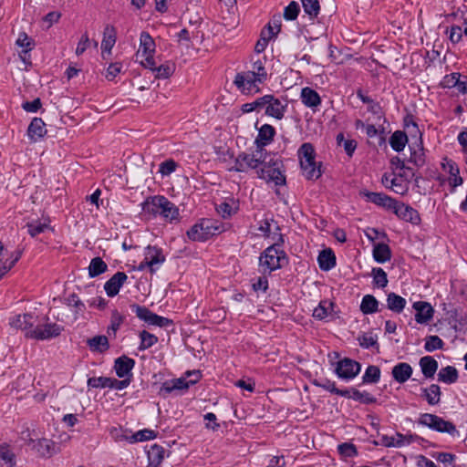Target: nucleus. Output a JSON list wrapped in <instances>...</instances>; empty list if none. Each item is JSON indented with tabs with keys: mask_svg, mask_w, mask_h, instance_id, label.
<instances>
[{
	"mask_svg": "<svg viewBox=\"0 0 467 467\" xmlns=\"http://www.w3.org/2000/svg\"><path fill=\"white\" fill-rule=\"evenodd\" d=\"M421 373L426 379H432L438 369V361L431 356H424L419 361Z\"/></svg>",
	"mask_w": 467,
	"mask_h": 467,
	"instance_id": "nucleus-26",
	"label": "nucleus"
},
{
	"mask_svg": "<svg viewBox=\"0 0 467 467\" xmlns=\"http://www.w3.org/2000/svg\"><path fill=\"white\" fill-rule=\"evenodd\" d=\"M420 396L421 399L425 400L429 405H438L441 402V387L438 384L433 383L428 388H421Z\"/></svg>",
	"mask_w": 467,
	"mask_h": 467,
	"instance_id": "nucleus-22",
	"label": "nucleus"
},
{
	"mask_svg": "<svg viewBox=\"0 0 467 467\" xmlns=\"http://www.w3.org/2000/svg\"><path fill=\"white\" fill-rule=\"evenodd\" d=\"M175 71V64L171 62H166L159 67L156 66L155 68V78H170Z\"/></svg>",
	"mask_w": 467,
	"mask_h": 467,
	"instance_id": "nucleus-54",
	"label": "nucleus"
},
{
	"mask_svg": "<svg viewBox=\"0 0 467 467\" xmlns=\"http://www.w3.org/2000/svg\"><path fill=\"white\" fill-rule=\"evenodd\" d=\"M266 57H258L256 60L252 61L251 71L258 76L257 80L266 81L268 78L267 70L265 68Z\"/></svg>",
	"mask_w": 467,
	"mask_h": 467,
	"instance_id": "nucleus-45",
	"label": "nucleus"
},
{
	"mask_svg": "<svg viewBox=\"0 0 467 467\" xmlns=\"http://www.w3.org/2000/svg\"><path fill=\"white\" fill-rule=\"evenodd\" d=\"M123 321L124 317L119 314L117 309L113 310L111 313L110 325L107 330L108 334H110L111 331L115 334L119 329Z\"/></svg>",
	"mask_w": 467,
	"mask_h": 467,
	"instance_id": "nucleus-63",
	"label": "nucleus"
},
{
	"mask_svg": "<svg viewBox=\"0 0 467 467\" xmlns=\"http://www.w3.org/2000/svg\"><path fill=\"white\" fill-rule=\"evenodd\" d=\"M110 378L109 377H92L88 379L87 385L93 389H109Z\"/></svg>",
	"mask_w": 467,
	"mask_h": 467,
	"instance_id": "nucleus-61",
	"label": "nucleus"
},
{
	"mask_svg": "<svg viewBox=\"0 0 467 467\" xmlns=\"http://www.w3.org/2000/svg\"><path fill=\"white\" fill-rule=\"evenodd\" d=\"M444 347L443 340L438 336H428L425 338L424 349L427 352H432L437 349H442Z\"/></svg>",
	"mask_w": 467,
	"mask_h": 467,
	"instance_id": "nucleus-56",
	"label": "nucleus"
},
{
	"mask_svg": "<svg viewBox=\"0 0 467 467\" xmlns=\"http://www.w3.org/2000/svg\"><path fill=\"white\" fill-rule=\"evenodd\" d=\"M0 461L8 467H14L16 464V454L10 450V446L7 443L0 444Z\"/></svg>",
	"mask_w": 467,
	"mask_h": 467,
	"instance_id": "nucleus-49",
	"label": "nucleus"
},
{
	"mask_svg": "<svg viewBox=\"0 0 467 467\" xmlns=\"http://www.w3.org/2000/svg\"><path fill=\"white\" fill-rule=\"evenodd\" d=\"M284 244V236L279 235L278 241L265 248L259 256V266L263 268L264 273L271 274L283 268L289 263L286 253L281 249Z\"/></svg>",
	"mask_w": 467,
	"mask_h": 467,
	"instance_id": "nucleus-1",
	"label": "nucleus"
},
{
	"mask_svg": "<svg viewBox=\"0 0 467 467\" xmlns=\"http://www.w3.org/2000/svg\"><path fill=\"white\" fill-rule=\"evenodd\" d=\"M206 429H211L214 432L223 434L228 429V423L224 420L219 422L213 412L206 413Z\"/></svg>",
	"mask_w": 467,
	"mask_h": 467,
	"instance_id": "nucleus-42",
	"label": "nucleus"
},
{
	"mask_svg": "<svg viewBox=\"0 0 467 467\" xmlns=\"http://www.w3.org/2000/svg\"><path fill=\"white\" fill-rule=\"evenodd\" d=\"M188 238L192 242L204 241V218H201L186 233Z\"/></svg>",
	"mask_w": 467,
	"mask_h": 467,
	"instance_id": "nucleus-41",
	"label": "nucleus"
},
{
	"mask_svg": "<svg viewBox=\"0 0 467 467\" xmlns=\"http://www.w3.org/2000/svg\"><path fill=\"white\" fill-rule=\"evenodd\" d=\"M258 76L254 74V71L250 69L244 72H239L235 75L234 84L236 86L238 90L243 94H254L261 91L260 85L265 81L257 80Z\"/></svg>",
	"mask_w": 467,
	"mask_h": 467,
	"instance_id": "nucleus-6",
	"label": "nucleus"
},
{
	"mask_svg": "<svg viewBox=\"0 0 467 467\" xmlns=\"http://www.w3.org/2000/svg\"><path fill=\"white\" fill-rule=\"evenodd\" d=\"M409 149L410 156L408 161L413 163V165L418 168L423 167L426 163V155L421 133H420V136L416 137V140L414 142L409 144Z\"/></svg>",
	"mask_w": 467,
	"mask_h": 467,
	"instance_id": "nucleus-13",
	"label": "nucleus"
},
{
	"mask_svg": "<svg viewBox=\"0 0 467 467\" xmlns=\"http://www.w3.org/2000/svg\"><path fill=\"white\" fill-rule=\"evenodd\" d=\"M275 134V129L270 124H264L258 130V134L254 140L258 153L267 152L265 148L274 140Z\"/></svg>",
	"mask_w": 467,
	"mask_h": 467,
	"instance_id": "nucleus-14",
	"label": "nucleus"
},
{
	"mask_svg": "<svg viewBox=\"0 0 467 467\" xmlns=\"http://www.w3.org/2000/svg\"><path fill=\"white\" fill-rule=\"evenodd\" d=\"M304 12L309 16L311 20L317 18L319 11L320 5L318 0H301Z\"/></svg>",
	"mask_w": 467,
	"mask_h": 467,
	"instance_id": "nucleus-50",
	"label": "nucleus"
},
{
	"mask_svg": "<svg viewBox=\"0 0 467 467\" xmlns=\"http://www.w3.org/2000/svg\"><path fill=\"white\" fill-rule=\"evenodd\" d=\"M379 301L372 295H365L361 300L359 309L364 315H371L379 312Z\"/></svg>",
	"mask_w": 467,
	"mask_h": 467,
	"instance_id": "nucleus-37",
	"label": "nucleus"
},
{
	"mask_svg": "<svg viewBox=\"0 0 467 467\" xmlns=\"http://www.w3.org/2000/svg\"><path fill=\"white\" fill-rule=\"evenodd\" d=\"M165 450L162 446L154 444L148 451L149 462L160 465L164 459Z\"/></svg>",
	"mask_w": 467,
	"mask_h": 467,
	"instance_id": "nucleus-52",
	"label": "nucleus"
},
{
	"mask_svg": "<svg viewBox=\"0 0 467 467\" xmlns=\"http://www.w3.org/2000/svg\"><path fill=\"white\" fill-rule=\"evenodd\" d=\"M158 433L150 429H143L131 436H123L125 440H127L130 443H134L138 441H145L153 440L157 437Z\"/></svg>",
	"mask_w": 467,
	"mask_h": 467,
	"instance_id": "nucleus-44",
	"label": "nucleus"
},
{
	"mask_svg": "<svg viewBox=\"0 0 467 467\" xmlns=\"http://www.w3.org/2000/svg\"><path fill=\"white\" fill-rule=\"evenodd\" d=\"M361 370V364L349 358H344L337 362L335 374L338 379L347 382L355 379Z\"/></svg>",
	"mask_w": 467,
	"mask_h": 467,
	"instance_id": "nucleus-10",
	"label": "nucleus"
},
{
	"mask_svg": "<svg viewBox=\"0 0 467 467\" xmlns=\"http://www.w3.org/2000/svg\"><path fill=\"white\" fill-rule=\"evenodd\" d=\"M412 307L416 311L415 320L418 324H426L433 317V307L428 302H414Z\"/></svg>",
	"mask_w": 467,
	"mask_h": 467,
	"instance_id": "nucleus-17",
	"label": "nucleus"
},
{
	"mask_svg": "<svg viewBox=\"0 0 467 467\" xmlns=\"http://www.w3.org/2000/svg\"><path fill=\"white\" fill-rule=\"evenodd\" d=\"M412 373L413 368L407 362H400L396 364L391 369V376L393 379L400 384H403L409 379H410Z\"/></svg>",
	"mask_w": 467,
	"mask_h": 467,
	"instance_id": "nucleus-21",
	"label": "nucleus"
},
{
	"mask_svg": "<svg viewBox=\"0 0 467 467\" xmlns=\"http://www.w3.org/2000/svg\"><path fill=\"white\" fill-rule=\"evenodd\" d=\"M357 97L365 104H368V111L380 119L383 116V111L380 104L370 97L365 95L362 89L357 90Z\"/></svg>",
	"mask_w": 467,
	"mask_h": 467,
	"instance_id": "nucleus-32",
	"label": "nucleus"
},
{
	"mask_svg": "<svg viewBox=\"0 0 467 467\" xmlns=\"http://www.w3.org/2000/svg\"><path fill=\"white\" fill-rule=\"evenodd\" d=\"M394 206L395 208H392L391 211L399 219L415 225L420 224V213L412 206L400 202L398 200H396V204Z\"/></svg>",
	"mask_w": 467,
	"mask_h": 467,
	"instance_id": "nucleus-11",
	"label": "nucleus"
},
{
	"mask_svg": "<svg viewBox=\"0 0 467 467\" xmlns=\"http://www.w3.org/2000/svg\"><path fill=\"white\" fill-rule=\"evenodd\" d=\"M458 379V370L453 366L441 368L438 373V380L445 384H453L457 382Z\"/></svg>",
	"mask_w": 467,
	"mask_h": 467,
	"instance_id": "nucleus-35",
	"label": "nucleus"
},
{
	"mask_svg": "<svg viewBox=\"0 0 467 467\" xmlns=\"http://www.w3.org/2000/svg\"><path fill=\"white\" fill-rule=\"evenodd\" d=\"M88 270V276L94 278L104 274L108 270V265L101 257L97 256L91 259Z\"/></svg>",
	"mask_w": 467,
	"mask_h": 467,
	"instance_id": "nucleus-43",
	"label": "nucleus"
},
{
	"mask_svg": "<svg viewBox=\"0 0 467 467\" xmlns=\"http://www.w3.org/2000/svg\"><path fill=\"white\" fill-rule=\"evenodd\" d=\"M135 366V360L126 355L117 358L114 361V370L119 378H132V369Z\"/></svg>",
	"mask_w": 467,
	"mask_h": 467,
	"instance_id": "nucleus-15",
	"label": "nucleus"
},
{
	"mask_svg": "<svg viewBox=\"0 0 467 467\" xmlns=\"http://www.w3.org/2000/svg\"><path fill=\"white\" fill-rule=\"evenodd\" d=\"M252 288L254 292L265 293L269 288L268 278L265 275L251 279Z\"/></svg>",
	"mask_w": 467,
	"mask_h": 467,
	"instance_id": "nucleus-59",
	"label": "nucleus"
},
{
	"mask_svg": "<svg viewBox=\"0 0 467 467\" xmlns=\"http://www.w3.org/2000/svg\"><path fill=\"white\" fill-rule=\"evenodd\" d=\"M338 453L346 458H353L358 456V449L356 445L350 442H342L337 445Z\"/></svg>",
	"mask_w": 467,
	"mask_h": 467,
	"instance_id": "nucleus-57",
	"label": "nucleus"
},
{
	"mask_svg": "<svg viewBox=\"0 0 467 467\" xmlns=\"http://www.w3.org/2000/svg\"><path fill=\"white\" fill-rule=\"evenodd\" d=\"M380 379V369L379 367L374 365H369L366 370L364 375L362 376V382L365 384H375L378 383Z\"/></svg>",
	"mask_w": 467,
	"mask_h": 467,
	"instance_id": "nucleus-48",
	"label": "nucleus"
},
{
	"mask_svg": "<svg viewBox=\"0 0 467 467\" xmlns=\"http://www.w3.org/2000/svg\"><path fill=\"white\" fill-rule=\"evenodd\" d=\"M128 275L124 272H117L104 285V289L108 296L114 297L119 292V289L127 281Z\"/></svg>",
	"mask_w": 467,
	"mask_h": 467,
	"instance_id": "nucleus-18",
	"label": "nucleus"
},
{
	"mask_svg": "<svg viewBox=\"0 0 467 467\" xmlns=\"http://www.w3.org/2000/svg\"><path fill=\"white\" fill-rule=\"evenodd\" d=\"M373 285L379 288H384L388 285L387 273L381 267H374L371 272Z\"/></svg>",
	"mask_w": 467,
	"mask_h": 467,
	"instance_id": "nucleus-53",
	"label": "nucleus"
},
{
	"mask_svg": "<svg viewBox=\"0 0 467 467\" xmlns=\"http://www.w3.org/2000/svg\"><path fill=\"white\" fill-rule=\"evenodd\" d=\"M210 194L212 197V203L213 204L216 212L222 215V217L226 218L232 215V207L231 205L224 200L223 202L218 203V199L216 195H219V191H215V195L213 194V189L210 191ZM227 199V198H224Z\"/></svg>",
	"mask_w": 467,
	"mask_h": 467,
	"instance_id": "nucleus-40",
	"label": "nucleus"
},
{
	"mask_svg": "<svg viewBox=\"0 0 467 467\" xmlns=\"http://www.w3.org/2000/svg\"><path fill=\"white\" fill-rule=\"evenodd\" d=\"M318 266L322 271L327 272L337 265L334 251L331 248L322 250L317 256Z\"/></svg>",
	"mask_w": 467,
	"mask_h": 467,
	"instance_id": "nucleus-24",
	"label": "nucleus"
},
{
	"mask_svg": "<svg viewBox=\"0 0 467 467\" xmlns=\"http://www.w3.org/2000/svg\"><path fill=\"white\" fill-rule=\"evenodd\" d=\"M26 133L31 142H36L42 139L47 134L44 120L41 118H34L27 128Z\"/></svg>",
	"mask_w": 467,
	"mask_h": 467,
	"instance_id": "nucleus-20",
	"label": "nucleus"
},
{
	"mask_svg": "<svg viewBox=\"0 0 467 467\" xmlns=\"http://www.w3.org/2000/svg\"><path fill=\"white\" fill-rule=\"evenodd\" d=\"M312 384L316 387H319L327 391H329L332 394H336L340 397H348L349 391H348V389H339L336 386V382L332 381L328 379H314L312 381Z\"/></svg>",
	"mask_w": 467,
	"mask_h": 467,
	"instance_id": "nucleus-29",
	"label": "nucleus"
},
{
	"mask_svg": "<svg viewBox=\"0 0 467 467\" xmlns=\"http://www.w3.org/2000/svg\"><path fill=\"white\" fill-rule=\"evenodd\" d=\"M161 198H162V195L148 197L141 203L142 213L145 215L148 214L150 217H156L158 214H160L161 206H160L159 203L161 202Z\"/></svg>",
	"mask_w": 467,
	"mask_h": 467,
	"instance_id": "nucleus-25",
	"label": "nucleus"
},
{
	"mask_svg": "<svg viewBox=\"0 0 467 467\" xmlns=\"http://www.w3.org/2000/svg\"><path fill=\"white\" fill-rule=\"evenodd\" d=\"M408 142L407 134L401 130L394 131L389 137V145L397 152L402 151Z\"/></svg>",
	"mask_w": 467,
	"mask_h": 467,
	"instance_id": "nucleus-36",
	"label": "nucleus"
},
{
	"mask_svg": "<svg viewBox=\"0 0 467 467\" xmlns=\"http://www.w3.org/2000/svg\"><path fill=\"white\" fill-rule=\"evenodd\" d=\"M140 51L142 56L154 55L155 53V42L146 31H142L140 36V49L138 53Z\"/></svg>",
	"mask_w": 467,
	"mask_h": 467,
	"instance_id": "nucleus-34",
	"label": "nucleus"
},
{
	"mask_svg": "<svg viewBox=\"0 0 467 467\" xmlns=\"http://www.w3.org/2000/svg\"><path fill=\"white\" fill-rule=\"evenodd\" d=\"M86 343L89 350L93 353L104 354L110 348L109 339L104 335H98L88 338Z\"/></svg>",
	"mask_w": 467,
	"mask_h": 467,
	"instance_id": "nucleus-23",
	"label": "nucleus"
},
{
	"mask_svg": "<svg viewBox=\"0 0 467 467\" xmlns=\"http://www.w3.org/2000/svg\"><path fill=\"white\" fill-rule=\"evenodd\" d=\"M116 28L111 25H107L103 32V39L101 42L102 52H111L117 39Z\"/></svg>",
	"mask_w": 467,
	"mask_h": 467,
	"instance_id": "nucleus-31",
	"label": "nucleus"
},
{
	"mask_svg": "<svg viewBox=\"0 0 467 467\" xmlns=\"http://www.w3.org/2000/svg\"><path fill=\"white\" fill-rule=\"evenodd\" d=\"M359 346L363 348H370L376 347L379 348L378 337L372 333H363L358 337Z\"/></svg>",
	"mask_w": 467,
	"mask_h": 467,
	"instance_id": "nucleus-55",
	"label": "nucleus"
},
{
	"mask_svg": "<svg viewBox=\"0 0 467 467\" xmlns=\"http://www.w3.org/2000/svg\"><path fill=\"white\" fill-rule=\"evenodd\" d=\"M27 232L32 237L44 233L47 228L48 224L41 223L39 221H34L26 223Z\"/></svg>",
	"mask_w": 467,
	"mask_h": 467,
	"instance_id": "nucleus-62",
	"label": "nucleus"
},
{
	"mask_svg": "<svg viewBox=\"0 0 467 467\" xmlns=\"http://www.w3.org/2000/svg\"><path fill=\"white\" fill-rule=\"evenodd\" d=\"M393 177L389 181V188L392 189L398 194H405L408 191V184L404 183V180L400 179L393 172Z\"/></svg>",
	"mask_w": 467,
	"mask_h": 467,
	"instance_id": "nucleus-58",
	"label": "nucleus"
},
{
	"mask_svg": "<svg viewBox=\"0 0 467 467\" xmlns=\"http://www.w3.org/2000/svg\"><path fill=\"white\" fill-rule=\"evenodd\" d=\"M269 155L268 152L258 153L257 148L253 154L241 152L234 161V166L231 171L238 172L246 171L249 169H257L261 164L265 162V156Z\"/></svg>",
	"mask_w": 467,
	"mask_h": 467,
	"instance_id": "nucleus-7",
	"label": "nucleus"
},
{
	"mask_svg": "<svg viewBox=\"0 0 467 467\" xmlns=\"http://www.w3.org/2000/svg\"><path fill=\"white\" fill-rule=\"evenodd\" d=\"M300 12L299 4L292 1L289 3L287 6L285 7L284 10V18L287 21H293L296 19L298 14Z\"/></svg>",
	"mask_w": 467,
	"mask_h": 467,
	"instance_id": "nucleus-64",
	"label": "nucleus"
},
{
	"mask_svg": "<svg viewBox=\"0 0 467 467\" xmlns=\"http://www.w3.org/2000/svg\"><path fill=\"white\" fill-rule=\"evenodd\" d=\"M21 439L25 441V444L30 447L32 451L43 459H50L61 451L59 444L53 440L47 438H31L28 429L21 432Z\"/></svg>",
	"mask_w": 467,
	"mask_h": 467,
	"instance_id": "nucleus-2",
	"label": "nucleus"
},
{
	"mask_svg": "<svg viewBox=\"0 0 467 467\" xmlns=\"http://www.w3.org/2000/svg\"><path fill=\"white\" fill-rule=\"evenodd\" d=\"M139 336L140 343L138 348L140 351L150 348L158 342V337L147 330H142Z\"/></svg>",
	"mask_w": 467,
	"mask_h": 467,
	"instance_id": "nucleus-51",
	"label": "nucleus"
},
{
	"mask_svg": "<svg viewBox=\"0 0 467 467\" xmlns=\"http://www.w3.org/2000/svg\"><path fill=\"white\" fill-rule=\"evenodd\" d=\"M268 100L265 106V115L278 120L282 119L287 109V104H283L279 99L271 94H268Z\"/></svg>",
	"mask_w": 467,
	"mask_h": 467,
	"instance_id": "nucleus-16",
	"label": "nucleus"
},
{
	"mask_svg": "<svg viewBox=\"0 0 467 467\" xmlns=\"http://www.w3.org/2000/svg\"><path fill=\"white\" fill-rule=\"evenodd\" d=\"M130 309L132 310V312L136 314L138 318L144 321L150 326L167 327L173 324V321L171 319L159 316L144 306H140L139 304L134 303L130 305Z\"/></svg>",
	"mask_w": 467,
	"mask_h": 467,
	"instance_id": "nucleus-9",
	"label": "nucleus"
},
{
	"mask_svg": "<svg viewBox=\"0 0 467 467\" xmlns=\"http://www.w3.org/2000/svg\"><path fill=\"white\" fill-rule=\"evenodd\" d=\"M417 423L437 432L448 433L453 438L460 437V431L457 430L454 423L445 420L435 414L421 413L417 420Z\"/></svg>",
	"mask_w": 467,
	"mask_h": 467,
	"instance_id": "nucleus-4",
	"label": "nucleus"
},
{
	"mask_svg": "<svg viewBox=\"0 0 467 467\" xmlns=\"http://www.w3.org/2000/svg\"><path fill=\"white\" fill-rule=\"evenodd\" d=\"M185 375L187 378H191L192 376H195V378L194 379H187L184 377H181L179 379L166 380L161 384L159 395L163 398H167L174 391H182L187 389L191 385L198 382L202 377L200 370L187 371Z\"/></svg>",
	"mask_w": 467,
	"mask_h": 467,
	"instance_id": "nucleus-5",
	"label": "nucleus"
},
{
	"mask_svg": "<svg viewBox=\"0 0 467 467\" xmlns=\"http://www.w3.org/2000/svg\"><path fill=\"white\" fill-rule=\"evenodd\" d=\"M387 306L395 313H401L406 306V299L394 292H390L387 295Z\"/></svg>",
	"mask_w": 467,
	"mask_h": 467,
	"instance_id": "nucleus-38",
	"label": "nucleus"
},
{
	"mask_svg": "<svg viewBox=\"0 0 467 467\" xmlns=\"http://www.w3.org/2000/svg\"><path fill=\"white\" fill-rule=\"evenodd\" d=\"M374 260L379 264H384L391 259V249L385 243L374 244L372 251Z\"/></svg>",
	"mask_w": 467,
	"mask_h": 467,
	"instance_id": "nucleus-28",
	"label": "nucleus"
},
{
	"mask_svg": "<svg viewBox=\"0 0 467 467\" xmlns=\"http://www.w3.org/2000/svg\"><path fill=\"white\" fill-rule=\"evenodd\" d=\"M46 323L44 325L37 324L36 329L30 330L26 334V338L36 339V340H48L54 337H58L62 331H64V327L57 325V323H48L49 317L45 316L43 318Z\"/></svg>",
	"mask_w": 467,
	"mask_h": 467,
	"instance_id": "nucleus-8",
	"label": "nucleus"
},
{
	"mask_svg": "<svg viewBox=\"0 0 467 467\" xmlns=\"http://www.w3.org/2000/svg\"><path fill=\"white\" fill-rule=\"evenodd\" d=\"M336 140L338 146H343L344 150L348 157L353 156L358 145L355 140H346L344 134L340 132L337 135Z\"/></svg>",
	"mask_w": 467,
	"mask_h": 467,
	"instance_id": "nucleus-47",
	"label": "nucleus"
},
{
	"mask_svg": "<svg viewBox=\"0 0 467 467\" xmlns=\"http://www.w3.org/2000/svg\"><path fill=\"white\" fill-rule=\"evenodd\" d=\"M16 45L23 48L21 53L26 55L34 47L35 42L23 32L19 34Z\"/></svg>",
	"mask_w": 467,
	"mask_h": 467,
	"instance_id": "nucleus-60",
	"label": "nucleus"
},
{
	"mask_svg": "<svg viewBox=\"0 0 467 467\" xmlns=\"http://www.w3.org/2000/svg\"><path fill=\"white\" fill-rule=\"evenodd\" d=\"M161 202L159 203V205L161 206L160 215L171 222L177 219L179 216V209L176 205L169 201L165 196L161 198Z\"/></svg>",
	"mask_w": 467,
	"mask_h": 467,
	"instance_id": "nucleus-30",
	"label": "nucleus"
},
{
	"mask_svg": "<svg viewBox=\"0 0 467 467\" xmlns=\"http://www.w3.org/2000/svg\"><path fill=\"white\" fill-rule=\"evenodd\" d=\"M348 391H349V396L345 397L346 399H352L356 401H358L362 404H367V405L374 404L377 402V399L367 391L361 392L355 388L348 389Z\"/></svg>",
	"mask_w": 467,
	"mask_h": 467,
	"instance_id": "nucleus-39",
	"label": "nucleus"
},
{
	"mask_svg": "<svg viewBox=\"0 0 467 467\" xmlns=\"http://www.w3.org/2000/svg\"><path fill=\"white\" fill-rule=\"evenodd\" d=\"M164 262L165 256L161 248L152 245H148L145 248V264L150 263L154 267L156 265H161Z\"/></svg>",
	"mask_w": 467,
	"mask_h": 467,
	"instance_id": "nucleus-27",
	"label": "nucleus"
},
{
	"mask_svg": "<svg viewBox=\"0 0 467 467\" xmlns=\"http://www.w3.org/2000/svg\"><path fill=\"white\" fill-rule=\"evenodd\" d=\"M336 304L329 300H321L313 310V317L317 320H323L332 314Z\"/></svg>",
	"mask_w": 467,
	"mask_h": 467,
	"instance_id": "nucleus-33",
	"label": "nucleus"
},
{
	"mask_svg": "<svg viewBox=\"0 0 467 467\" xmlns=\"http://www.w3.org/2000/svg\"><path fill=\"white\" fill-rule=\"evenodd\" d=\"M300 99L304 106L311 109L314 112L322 103L320 95L310 87H305L301 89Z\"/></svg>",
	"mask_w": 467,
	"mask_h": 467,
	"instance_id": "nucleus-19",
	"label": "nucleus"
},
{
	"mask_svg": "<svg viewBox=\"0 0 467 467\" xmlns=\"http://www.w3.org/2000/svg\"><path fill=\"white\" fill-rule=\"evenodd\" d=\"M359 195L368 202H372L379 207L391 210L395 208L396 199L387 195L384 192H369L368 190H362L359 192Z\"/></svg>",
	"mask_w": 467,
	"mask_h": 467,
	"instance_id": "nucleus-12",
	"label": "nucleus"
},
{
	"mask_svg": "<svg viewBox=\"0 0 467 467\" xmlns=\"http://www.w3.org/2000/svg\"><path fill=\"white\" fill-rule=\"evenodd\" d=\"M298 156L301 169L307 180H317L321 177V163H317L316 150L311 143H303L298 150Z\"/></svg>",
	"mask_w": 467,
	"mask_h": 467,
	"instance_id": "nucleus-3",
	"label": "nucleus"
},
{
	"mask_svg": "<svg viewBox=\"0 0 467 467\" xmlns=\"http://www.w3.org/2000/svg\"><path fill=\"white\" fill-rule=\"evenodd\" d=\"M225 231L223 222L214 219H206V239L218 235Z\"/></svg>",
	"mask_w": 467,
	"mask_h": 467,
	"instance_id": "nucleus-46",
	"label": "nucleus"
}]
</instances>
